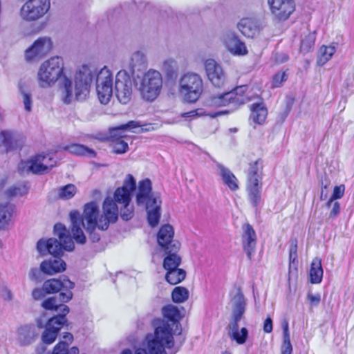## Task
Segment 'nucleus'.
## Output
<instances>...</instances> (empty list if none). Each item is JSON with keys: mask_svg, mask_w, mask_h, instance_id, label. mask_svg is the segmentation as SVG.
I'll return each mask as SVG.
<instances>
[{"mask_svg": "<svg viewBox=\"0 0 354 354\" xmlns=\"http://www.w3.org/2000/svg\"><path fill=\"white\" fill-rule=\"evenodd\" d=\"M95 76V72L92 68L83 65L75 74L73 93L72 81L65 72L63 58L53 56L39 65L37 81L38 86L42 88H52L59 81L62 100L64 104H69L74 99L82 102L88 97Z\"/></svg>", "mask_w": 354, "mask_h": 354, "instance_id": "obj_1", "label": "nucleus"}, {"mask_svg": "<svg viewBox=\"0 0 354 354\" xmlns=\"http://www.w3.org/2000/svg\"><path fill=\"white\" fill-rule=\"evenodd\" d=\"M163 317L152 322L153 333L146 335L143 345L150 354H176L178 350L167 353L166 349L174 348V336L181 333L179 320L181 317L178 308L169 304L162 308Z\"/></svg>", "mask_w": 354, "mask_h": 354, "instance_id": "obj_2", "label": "nucleus"}, {"mask_svg": "<svg viewBox=\"0 0 354 354\" xmlns=\"http://www.w3.org/2000/svg\"><path fill=\"white\" fill-rule=\"evenodd\" d=\"M115 199L106 198L103 203V214H100L97 205L91 202L85 205L84 209V221L86 231L89 234L92 242H98L100 234L96 230H106L111 223H115L118 218V207Z\"/></svg>", "mask_w": 354, "mask_h": 354, "instance_id": "obj_3", "label": "nucleus"}, {"mask_svg": "<svg viewBox=\"0 0 354 354\" xmlns=\"http://www.w3.org/2000/svg\"><path fill=\"white\" fill-rule=\"evenodd\" d=\"M233 320L229 324V336L237 344H243L245 342L248 331L247 328H242L239 330L238 322L241 320L245 310V300L240 289L236 290V293L232 299Z\"/></svg>", "mask_w": 354, "mask_h": 354, "instance_id": "obj_4", "label": "nucleus"}, {"mask_svg": "<svg viewBox=\"0 0 354 354\" xmlns=\"http://www.w3.org/2000/svg\"><path fill=\"white\" fill-rule=\"evenodd\" d=\"M204 91L202 77L194 72L183 74L178 82V93L188 103L196 102Z\"/></svg>", "mask_w": 354, "mask_h": 354, "instance_id": "obj_5", "label": "nucleus"}, {"mask_svg": "<svg viewBox=\"0 0 354 354\" xmlns=\"http://www.w3.org/2000/svg\"><path fill=\"white\" fill-rule=\"evenodd\" d=\"M163 79L161 73L150 68L146 71L137 84L138 90L143 100L154 101L160 95L162 88Z\"/></svg>", "mask_w": 354, "mask_h": 354, "instance_id": "obj_6", "label": "nucleus"}, {"mask_svg": "<svg viewBox=\"0 0 354 354\" xmlns=\"http://www.w3.org/2000/svg\"><path fill=\"white\" fill-rule=\"evenodd\" d=\"M263 161L258 159L250 164L248 172V197L252 205L257 207L261 202L262 189Z\"/></svg>", "mask_w": 354, "mask_h": 354, "instance_id": "obj_7", "label": "nucleus"}, {"mask_svg": "<svg viewBox=\"0 0 354 354\" xmlns=\"http://www.w3.org/2000/svg\"><path fill=\"white\" fill-rule=\"evenodd\" d=\"M56 160L50 154H37L26 160H21L18 165L21 175L44 174L56 165Z\"/></svg>", "mask_w": 354, "mask_h": 354, "instance_id": "obj_8", "label": "nucleus"}, {"mask_svg": "<svg viewBox=\"0 0 354 354\" xmlns=\"http://www.w3.org/2000/svg\"><path fill=\"white\" fill-rule=\"evenodd\" d=\"M136 189V180L131 174H128L123 185L118 188L114 193V198L121 205L120 216L124 221H129L133 216V208L130 205L131 192Z\"/></svg>", "mask_w": 354, "mask_h": 354, "instance_id": "obj_9", "label": "nucleus"}, {"mask_svg": "<svg viewBox=\"0 0 354 354\" xmlns=\"http://www.w3.org/2000/svg\"><path fill=\"white\" fill-rule=\"evenodd\" d=\"M50 6V0H28L20 8L19 15L24 21L33 22L42 18Z\"/></svg>", "mask_w": 354, "mask_h": 354, "instance_id": "obj_10", "label": "nucleus"}, {"mask_svg": "<svg viewBox=\"0 0 354 354\" xmlns=\"http://www.w3.org/2000/svg\"><path fill=\"white\" fill-rule=\"evenodd\" d=\"M153 129L151 125H142L140 122L138 121H129L127 124L113 128L111 131L112 136L117 135L120 136V138H117L113 142L112 147L113 152L115 153H124L129 149L128 144L122 139L123 136L120 135V131L130 129L134 133H139L144 131H149Z\"/></svg>", "mask_w": 354, "mask_h": 354, "instance_id": "obj_11", "label": "nucleus"}, {"mask_svg": "<svg viewBox=\"0 0 354 354\" xmlns=\"http://www.w3.org/2000/svg\"><path fill=\"white\" fill-rule=\"evenodd\" d=\"M246 88L245 86H241L230 92L212 96L208 103L212 106H225L230 104L235 106L243 104L252 100L248 95H244Z\"/></svg>", "mask_w": 354, "mask_h": 354, "instance_id": "obj_12", "label": "nucleus"}, {"mask_svg": "<svg viewBox=\"0 0 354 354\" xmlns=\"http://www.w3.org/2000/svg\"><path fill=\"white\" fill-rule=\"evenodd\" d=\"M96 91L100 102L103 104H108L113 94V75L106 66L97 74Z\"/></svg>", "mask_w": 354, "mask_h": 354, "instance_id": "obj_13", "label": "nucleus"}, {"mask_svg": "<svg viewBox=\"0 0 354 354\" xmlns=\"http://www.w3.org/2000/svg\"><path fill=\"white\" fill-rule=\"evenodd\" d=\"M115 95L121 104H127L132 96V81L125 70L120 71L115 76Z\"/></svg>", "mask_w": 354, "mask_h": 354, "instance_id": "obj_14", "label": "nucleus"}, {"mask_svg": "<svg viewBox=\"0 0 354 354\" xmlns=\"http://www.w3.org/2000/svg\"><path fill=\"white\" fill-rule=\"evenodd\" d=\"M52 48L53 42L50 37H39L26 50L25 59L30 63L37 62L49 53Z\"/></svg>", "mask_w": 354, "mask_h": 354, "instance_id": "obj_15", "label": "nucleus"}, {"mask_svg": "<svg viewBox=\"0 0 354 354\" xmlns=\"http://www.w3.org/2000/svg\"><path fill=\"white\" fill-rule=\"evenodd\" d=\"M73 297V293L71 291L61 292L58 297H52L44 300L41 306L46 310H54L58 313L55 317H66L69 313V308L62 303L69 301Z\"/></svg>", "mask_w": 354, "mask_h": 354, "instance_id": "obj_16", "label": "nucleus"}, {"mask_svg": "<svg viewBox=\"0 0 354 354\" xmlns=\"http://www.w3.org/2000/svg\"><path fill=\"white\" fill-rule=\"evenodd\" d=\"M270 11L279 20H286L295 9L293 0H268Z\"/></svg>", "mask_w": 354, "mask_h": 354, "instance_id": "obj_17", "label": "nucleus"}, {"mask_svg": "<svg viewBox=\"0 0 354 354\" xmlns=\"http://www.w3.org/2000/svg\"><path fill=\"white\" fill-rule=\"evenodd\" d=\"M204 67L208 80L216 86H222L225 82V75L221 66L213 59H207L204 62Z\"/></svg>", "mask_w": 354, "mask_h": 354, "instance_id": "obj_18", "label": "nucleus"}, {"mask_svg": "<svg viewBox=\"0 0 354 354\" xmlns=\"http://www.w3.org/2000/svg\"><path fill=\"white\" fill-rule=\"evenodd\" d=\"M151 182L146 178L139 182L138 190L136 195V203L138 205H145L148 203H156L160 199L158 194L151 192Z\"/></svg>", "mask_w": 354, "mask_h": 354, "instance_id": "obj_19", "label": "nucleus"}, {"mask_svg": "<svg viewBox=\"0 0 354 354\" xmlns=\"http://www.w3.org/2000/svg\"><path fill=\"white\" fill-rule=\"evenodd\" d=\"M66 322V319L63 317H53L49 319L41 335L42 342L46 344L53 343L57 338L59 330Z\"/></svg>", "mask_w": 354, "mask_h": 354, "instance_id": "obj_20", "label": "nucleus"}, {"mask_svg": "<svg viewBox=\"0 0 354 354\" xmlns=\"http://www.w3.org/2000/svg\"><path fill=\"white\" fill-rule=\"evenodd\" d=\"M222 40L231 53L236 55H245L248 53L245 44L234 32L226 31L222 36Z\"/></svg>", "mask_w": 354, "mask_h": 354, "instance_id": "obj_21", "label": "nucleus"}, {"mask_svg": "<svg viewBox=\"0 0 354 354\" xmlns=\"http://www.w3.org/2000/svg\"><path fill=\"white\" fill-rule=\"evenodd\" d=\"M237 29L245 37L254 38L258 36L262 30L260 22L253 17H244L236 25Z\"/></svg>", "mask_w": 354, "mask_h": 354, "instance_id": "obj_22", "label": "nucleus"}, {"mask_svg": "<svg viewBox=\"0 0 354 354\" xmlns=\"http://www.w3.org/2000/svg\"><path fill=\"white\" fill-rule=\"evenodd\" d=\"M242 242L244 251L246 252L247 257L251 259L254 254L257 245V236L255 231L252 225L247 223L243 226Z\"/></svg>", "mask_w": 354, "mask_h": 354, "instance_id": "obj_23", "label": "nucleus"}, {"mask_svg": "<svg viewBox=\"0 0 354 354\" xmlns=\"http://www.w3.org/2000/svg\"><path fill=\"white\" fill-rule=\"evenodd\" d=\"M70 218L71 221V232L75 241L80 244L86 243V236L81 227L83 225L85 227V221H84V214L82 218H80V214L77 211H73L70 213Z\"/></svg>", "mask_w": 354, "mask_h": 354, "instance_id": "obj_24", "label": "nucleus"}, {"mask_svg": "<svg viewBox=\"0 0 354 354\" xmlns=\"http://www.w3.org/2000/svg\"><path fill=\"white\" fill-rule=\"evenodd\" d=\"M74 286V283L67 278H63L62 279H51L44 283V288L47 294L55 293L61 290L70 291Z\"/></svg>", "mask_w": 354, "mask_h": 354, "instance_id": "obj_25", "label": "nucleus"}, {"mask_svg": "<svg viewBox=\"0 0 354 354\" xmlns=\"http://www.w3.org/2000/svg\"><path fill=\"white\" fill-rule=\"evenodd\" d=\"M174 232L170 225H165L161 227L157 234V241L158 245L164 250L171 249V245L174 243H179L174 240Z\"/></svg>", "mask_w": 354, "mask_h": 354, "instance_id": "obj_26", "label": "nucleus"}, {"mask_svg": "<svg viewBox=\"0 0 354 354\" xmlns=\"http://www.w3.org/2000/svg\"><path fill=\"white\" fill-rule=\"evenodd\" d=\"M180 246V243H174L171 245V249L164 250L167 257L164 259L163 267L166 270L177 268L180 266L181 259L177 254Z\"/></svg>", "mask_w": 354, "mask_h": 354, "instance_id": "obj_27", "label": "nucleus"}, {"mask_svg": "<svg viewBox=\"0 0 354 354\" xmlns=\"http://www.w3.org/2000/svg\"><path fill=\"white\" fill-rule=\"evenodd\" d=\"M41 270L47 274L53 275L66 270L65 262L59 257L43 261L40 265Z\"/></svg>", "mask_w": 354, "mask_h": 354, "instance_id": "obj_28", "label": "nucleus"}, {"mask_svg": "<svg viewBox=\"0 0 354 354\" xmlns=\"http://www.w3.org/2000/svg\"><path fill=\"white\" fill-rule=\"evenodd\" d=\"M147 65V58L144 53L141 51H136L131 54L127 64V67L133 75L136 71H140L145 68Z\"/></svg>", "mask_w": 354, "mask_h": 354, "instance_id": "obj_29", "label": "nucleus"}, {"mask_svg": "<svg viewBox=\"0 0 354 354\" xmlns=\"http://www.w3.org/2000/svg\"><path fill=\"white\" fill-rule=\"evenodd\" d=\"M17 335L18 340L21 345H28L34 341L37 336L35 327L32 325L21 326L18 328Z\"/></svg>", "mask_w": 354, "mask_h": 354, "instance_id": "obj_30", "label": "nucleus"}, {"mask_svg": "<svg viewBox=\"0 0 354 354\" xmlns=\"http://www.w3.org/2000/svg\"><path fill=\"white\" fill-rule=\"evenodd\" d=\"M160 205L161 201L160 199L158 200V202L156 203H148L147 205H144L146 208L147 212V220L149 224L151 227L156 226L160 218Z\"/></svg>", "mask_w": 354, "mask_h": 354, "instance_id": "obj_31", "label": "nucleus"}, {"mask_svg": "<svg viewBox=\"0 0 354 354\" xmlns=\"http://www.w3.org/2000/svg\"><path fill=\"white\" fill-rule=\"evenodd\" d=\"M54 232L59 237V241L63 242L64 250L72 251L74 249V243L71 237L68 234V231L64 225L61 223L55 224Z\"/></svg>", "mask_w": 354, "mask_h": 354, "instance_id": "obj_32", "label": "nucleus"}, {"mask_svg": "<svg viewBox=\"0 0 354 354\" xmlns=\"http://www.w3.org/2000/svg\"><path fill=\"white\" fill-rule=\"evenodd\" d=\"M216 166L219 169V174L222 178L223 183L232 191L238 189L239 185L237 178L231 172V171L220 163H217Z\"/></svg>", "mask_w": 354, "mask_h": 354, "instance_id": "obj_33", "label": "nucleus"}, {"mask_svg": "<svg viewBox=\"0 0 354 354\" xmlns=\"http://www.w3.org/2000/svg\"><path fill=\"white\" fill-rule=\"evenodd\" d=\"M250 118L257 124H262L268 115V111L263 103L253 104L250 106Z\"/></svg>", "mask_w": 354, "mask_h": 354, "instance_id": "obj_34", "label": "nucleus"}, {"mask_svg": "<svg viewBox=\"0 0 354 354\" xmlns=\"http://www.w3.org/2000/svg\"><path fill=\"white\" fill-rule=\"evenodd\" d=\"M323 273L321 259L316 257L311 263L310 270V282L312 283H319L322 280Z\"/></svg>", "mask_w": 354, "mask_h": 354, "instance_id": "obj_35", "label": "nucleus"}, {"mask_svg": "<svg viewBox=\"0 0 354 354\" xmlns=\"http://www.w3.org/2000/svg\"><path fill=\"white\" fill-rule=\"evenodd\" d=\"M64 149L68 151L71 153L77 155V156H85L88 157H95V152L91 149L88 148L87 147L79 145V144H71L65 146Z\"/></svg>", "mask_w": 354, "mask_h": 354, "instance_id": "obj_36", "label": "nucleus"}, {"mask_svg": "<svg viewBox=\"0 0 354 354\" xmlns=\"http://www.w3.org/2000/svg\"><path fill=\"white\" fill-rule=\"evenodd\" d=\"M335 51L336 48L334 45L322 46L319 50L317 64L319 66H324L331 59Z\"/></svg>", "mask_w": 354, "mask_h": 354, "instance_id": "obj_37", "label": "nucleus"}, {"mask_svg": "<svg viewBox=\"0 0 354 354\" xmlns=\"http://www.w3.org/2000/svg\"><path fill=\"white\" fill-rule=\"evenodd\" d=\"M167 272L165 275L166 281L171 285H176L181 282L186 276V272L184 270L178 268H174L171 270H167Z\"/></svg>", "mask_w": 354, "mask_h": 354, "instance_id": "obj_38", "label": "nucleus"}, {"mask_svg": "<svg viewBox=\"0 0 354 354\" xmlns=\"http://www.w3.org/2000/svg\"><path fill=\"white\" fill-rule=\"evenodd\" d=\"M160 69L165 73L166 76L171 77L178 71V62L174 58H166L162 61Z\"/></svg>", "mask_w": 354, "mask_h": 354, "instance_id": "obj_39", "label": "nucleus"}, {"mask_svg": "<svg viewBox=\"0 0 354 354\" xmlns=\"http://www.w3.org/2000/svg\"><path fill=\"white\" fill-rule=\"evenodd\" d=\"M13 206L9 204L0 203V228L4 227L8 224L12 217Z\"/></svg>", "mask_w": 354, "mask_h": 354, "instance_id": "obj_40", "label": "nucleus"}, {"mask_svg": "<svg viewBox=\"0 0 354 354\" xmlns=\"http://www.w3.org/2000/svg\"><path fill=\"white\" fill-rule=\"evenodd\" d=\"M77 193V187L73 184H68L57 189V197L62 200H69Z\"/></svg>", "mask_w": 354, "mask_h": 354, "instance_id": "obj_41", "label": "nucleus"}, {"mask_svg": "<svg viewBox=\"0 0 354 354\" xmlns=\"http://www.w3.org/2000/svg\"><path fill=\"white\" fill-rule=\"evenodd\" d=\"M64 249V247L63 242L57 241L55 239H48V252L53 255L54 257L60 256L62 254Z\"/></svg>", "mask_w": 354, "mask_h": 354, "instance_id": "obj_42", "label": "nucleus"}, {"mask_svg": "<svg viewBox=\"0 0 354 354\" xmlns=\"http://www.w3.org/2000/svg\"><path fill=\"white\" fill-rule=\"evenodd\" d=\"M172 299L176 303H183L189 297V291L184 287H176L171 294Z\"/></svg>", "mask_w": 354, "mask_h": 354, "instance_id": "obj_43", "label": "nucleus"}, {"mask_svg": "<svg viewBox=\"0 0 354 354\" xmlns=\"http://www.w3.org/2000/svg\"><path fill=\"white\" fill-rule=\"evenodd\" d=\"M68 344L64 341L59 342L54 348L53 354H78L79 350L77 347H72L67 350Z\"/></svg>", "mask_w": 354, "mask_h": 354, "instance_id": "obj_44", "label": "nucleus"}, {"mask_svg": "<svg viewBox=\"0 0 354 354\" xmlns=\"http://www.w3.org/2000/svg\"><path fill=\"white\" fill-rule=\"evenodd\" d=\"M290 268L296 266L297 263V240L292 239L290 241L289 249Z\"/></svg>", "mask_w": 354, "mask_h": 354, "instance_id": "obj_45", "label": "nucleus"}, {"mask_svg": "<svg viewBox=\"0 0 354 354\" xmlns=\"http://www.w3.org/2000/svg\"><path fill=\"white\" fill-rule=\"evenodd\" d=\"M315 37L313 34H308L301 40L300 51L306 53L310 50L315 44Z\"/></svg>", "mask_w": 354, "mask_h": 354, "instance_id": "obj_46", "label": "nucleus"}, {"mask_svg": "<svg viewBox=\"0 0 354 354\" xmlns=\"http://www.w3.org/2000/svg\"><path fill=\"white\" fill-rule=\"evenodd\" d=\"M28 187L25 185H14L10 187L6 194L10 197L21 196L27 194Z\"/></svg>", "mask_w": 354, "mask_h": 354, "instance_id": "obj_47", "label": "nucleus"}, {"mask_svg": "<svg viewBox=\"0 0 354 354\" xmlns=\"http://www.w3.org/2000/svg\"><path fill=\"white\" fill-rule=\"evenodd\" d=\"M345 192V186L344 185H340L339 186H335L333 189V194L330 199L326 203V205L327 207L330 208L331 206L332 202L333 201L340 199L343 197Z\"/></svg>", "mask_w": 354, "mask_h": 354, "instance_id": "obj_48", "label": "nucleus"}, {"mask_svg": "<svg viewBox=\"0 0 354 354\" xmlns=\"http://www.w3.org/2000/svg\"><path fill=\"white\" fill-rule=\"evenodd\" d=\"M13 139L12 134L9 131H2L0 133V143L3 144L8 150L14 147Z\"/></svg>", "mask_w": 354, "mask_h": 354, "instance_id": "obj_49", "label": "nucleus"}, {"mask_svg": "<svg viewBox=\"0 0 354 354\" xmlns=\"http://www.w3.org/2000/svg\"><path fill=\"white\" fill-rule=\"evenodd\" d=\"M20 93L22 96V101L25 107V109L30 112L32 110V99L31 93L27 90L21 87L19 88Z\"/></svg>", "mask_w": 354, "mask_h": 354, "instance_id": "obj_50", "label": "nucleus"}, {"mask_svg": "<svg viewBox=\"0 0 354 354\" xmlns=\"http://www.w3.org/2000/svg\"><path fill=\"white\" fill-rule=\"evenodd\" d=\"M287 80V75L286 72H279L276 73L272 79V87L277 88L280 87L282 84Z\"/></svg>", "mask_w": 354, "mask_h": 354, "instance_id": "obj_51", "label": "nucleus"}, {"mask_svg": "<svg viewBox=\"0 0 354 354\" xmlns=\"http://www.w3.org/2000/svg\"><path fill=\"white\" fill-rule=\"evenodd\" d=\"M292 351V347L290 337H283V342L281 346V354H291Z\"/></svg>", "mask_w": 354, "mask_h": 354, "instance_id": "obj_52", "label": "nucleus"}, {"mask_svg": "<svg viewBox=\"0 0 354 354\" xmlns=\"http://www.w3.org/2000/svg\"><path fill=\"white\" fill-rule=\"evenodd\" d=\"M331 210L329 214V218H335L340 212V205L339 203L337 201H333L332 202L331 206Z\"/></svg>", "mask_w": 354, "mask_h": 354, "instance_id": "obj_53", "label": "nucleus"}, {"mask_svg": "<svg viewBox=\"0 0 354 354\" xmlns=\"http://www.w3.org/2000/svg\"><path fill=\"white\" fill-rule=\"evenodd\" d=\"M307 299L312 306H317L320 302L321 297L319 294L313 295L308 292L307 295Z\"/></svg>", "mask_w": 354, "mask_h": 354, "instance_id": "obj_54", "label": "nucleus"}, {"mask_svg": "<svg viewBox=\"0 0 354 354\" xmlns=\"http://www.w3.org/2000/svg\"><path fill=\"white\" fill-rule=\"evenodd\" d=\"M46 292L44 288V286L42 288H35L32 293V295L35 299H40L45 297Z\"/></svg>", "mask_w": 354, "mask_h": 354, "instance_id": "obj_55", "label": "nucleus"}, {"mask_svg": "<svg viewBox=\"0 0 354 354\" xmlns=\"http://www.w3.org/2000/svg\"><path fill=\"white\" fill-rule=\"evenodd\" d=\"M37 248L40 253H43L46 250L48 251V240L47 241L39 240L37 242Z\"/></svg>", "mask_w": 354, "mask_h": 354, "instance_id": "obj_56", "label": "nucleus"}, {"mask_svg": "<svg viewBox=\"0 0 354 354\" xmlns=\"http://www.w3.org/2000/svg\"><path fill=\"white\" fill-rule=\"evenodd\" d=\"M40 272L37 268H32L29 272V278L32 281H37L39 279Z\"/></svg>", "mask_w": 354, "mask_h": 354, "instance_id": "obj_57", "label": "nucleus"}, {"mask_svg": "<svg viewBox=\"0 0 354 354\" xmlns=\"http://www.w3.org/2000/svg\"><path fill=\"white\" fill-rule=\"evenodd\" d=\"M263 330L267 333H270L272 331V321L270 317L266 318L264 321Z\"/></svg>", "mask_w": 354, "mask_h": 354, "instance_id": "obj_58", "label": "nucleus"}, {"mask_svg": "<svg viewBox=\"0 0 354 354\" xmlns=\"http://www.w3.org/2000/svg\"><path fill=\"white\" fill-rule=\"evenodd\" d=\"M283 337H290L289 330H288V323L285 322L283 324Z\"/></svg>", "mask_w": 354, "mask_h": 354, "instance_id": "obj_59", "label": "nucleus"}, {"mask_svg": "<svg viewBox=\"0 0 354 354\" xmlns=\"http://www.w3.org/2000/svg\"><path fill=\"white\" fill-rule=\"evenodd\" d=\"M63 338L66 341L65 342L66 343H67L68 344V343H71L73 339V336L71 333H66Z\"/></svg>", "mask_w": 354, "mask_h": 354, "instance_id": "obj_60", "label": "nucleus"}, {"mask_svg": "<svg viewBox=\"0 0 354 354\" xmlns=\"http://www.w3.org/2000/svg\"><path fill=\"white\" fill-rule=\"evenodd\" d=\"M142 346L145 348H137L135 351V354H150L149 351L147 350V348L143 344H142Z\"/></svg>", "mask_w": 354, "mask_h": 354, "instance_id": "obj_61", "label": "nucleus"}, {"mask_svg": "<svg viewBox=\"0 0 354 354\" xmlns=\"http://www.w3.org/2000/svg\"><path fill=\"white\" fill-rule=\"evenodd\" d=\"M197 115L196 111L193 110L189 112H186L182 114L183 118L194 117Z\"/></svg>", "mask_w": 354, "mask_h": 354, "instance_id": "obj_62", "label": "nucleus"}, {"mask_svg": "<svg viewBox=\"0 0 354 354\" xmlns=\"http://www.w3.org/2000/svg\"><path fill=\"white\" fill-rule=\"evenodd\" d=\"M227 113H228L227 111H218V112H214L212 113H210L209 115L212 118H216L218 116H220V115H224V114H227Z\"/></svg>", "mask_w": 354, "mask_h": 354, "instance_id": "obj_63", "label": "nucleus"}, {"mask_svg": "<svg viewBox=\"0 0 354 354\" xmlns=\"http://www.w3.org/2000/svg\"><path fill=\"white\" fill-rule=\"evenodd\" d=\"M328 197V192H327V189H322L321 190V193H320V199L322 201H324Z\"/></svg>", "mask_w": 354, "mask_h": 354, "instance_id": "obj_64", "label": "nucleus"}]
</instances>
